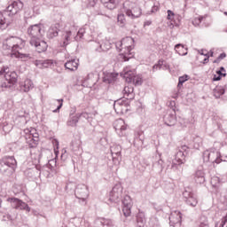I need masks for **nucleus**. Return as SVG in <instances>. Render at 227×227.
Segmentation results:
<instances>
[{
    "instance_id": "7",
    "label": "nucleus",
    "mask_w": 227,
    "mask_h": 227,
    "mask_svg": "<svg viewBox=\"0 0 227 227\" xmlns=\"http://www.w3.org/2000/svg\"><path fill=\"white\" fill-rule=\"evenodd\" d=\"M27 33L30 36V40H36L42 38L43 35V25L42 23L31 25L27 28Z\"/></svg>"
},
{
    "instance_id": "20",
    "label": "nucleus",
    "mask_w": 227,
    "mask_h": 227,
    "mask_svg": "<svg viewBox=\"0 0 227 227\" xmlns=\"http://www.w3.org/2000/svg\"><path fill=\"white\" fill-rule=\"evenodd\" d=\"M165 125L168 127H173L176 123V113L173 111L164 116Z\"/></svg>"
},
{
    "instance_id": "1",
    "label": "nucleus",
    "mask_w": 227,
    "mask_h": 227,
    "mask_svg": "<svg viewBox=\"0 0 227 227\" xmlns=\"http://www.w3.org/2000/svg\"><path fill=\"white\" fill-rule=\"evenodd\" d=\"M26 43L20 37H9L4 43V49L6 51H11L12 56L14 58H20L22 61H27L31 59V54L29 53H21L20 51L24 49Z\"/></svg>"
},
{
    "instance_id": "23",
    "label": "nucleus",
    "mask_w": 227,
    "mask_h": 227,
    "mask_svg": "<svg viewBox=\"0 0 227 227\" xmlns=\"http://www.w3.org/2000/svg\"><path fill=\"white\" fill-rule=\"evenodd\" d=\"M59 34V24H55L50 27L48 32H47V38L50 40H52V38H56L58 35Z\"/></svg>"
},
{
    "instance_id": "24",
    "label": "nucleus",
    "mask_w": 227,
    "mask_h": 227,
    "mask_svg": "<svg viewBox=\"0 0 227 227\" xmlns=\"http://www.w3.org/2000/svg\"><path fill=\"white\" fill-rule=\"evenodd\" d=\"M118 78V74L116 73H104L103 76V82H106V84H113L114 81Z\"/></svg>"
},
{
    "instance_id": "54",
    "label": "nucleus",
    "mask_w": 227,
    "mask_h": 227,
    "mask_svg": "<svg viewBox=\"0 0 227 227\" xmlns=\"http://www.w3.org/2000/svg\"><path fill=\"white\" fill-rule=\"evenodd\" d=\"M71 146L73 147V150H77L79 149V146H81V144H77L75 142L71 143Z\"/></svg>"
},
{
    "instance_id": "51",
    "label": "nucleus",
    "mask_w": 227,
    "mask_h": 227,
    "mask_svg": "<svg viewBox=\"0 0 227 227\" xmlns=\"http://www.w3.org/2000/svg\"><path fill=\"white\" fill-rule=\"evenodd\" d=\"M3 221H13V218L10 215V214H4L3 215Z\"/></svg>"
},
{
    "instance_id": "5",
    "label": "nucleus",
    "mask_w": 227,
    "mask_h": 227,
    "mask_svg": "<svg viewBox=\"0 0 227 227\" xmlns=\"http://www.w3.org/2000/svg\"><path fill=\"white\" fill-rule=\"evenodd\" d=\"M97 52H107L113 47L111 41L106 37L98 36L97 42L94 43Z\"/></svg>"
},
{
    "instance_id": "28",
    "label": "nucleus",
    "mask_w": 227,
    "mask_h": 227,
    "mask_svg": "<svg viewBox=\"0 0 227 227\" xmlns=\"http://www.w3.org/2000/svg\"><path fill=\"white\" fill-rule=\"evenodd\" d=\"M194 180L196 184H205V172L197 170L194 174Z\"/></svg>"
},
{
    "instance_id": "16",
    "label": "nucleus",
    "mask_w": 227,
    "mask_h": 227,
    "mask_svg": "<svg viewBox=\"0 0 227 227\" xmlns=\"http://www.w3.org/2000/svg\"><path fill=\"white\" fill-rule=\"evenodd\" d=\"M30 45L35 47V51H37L39 53L45 52L47 51V43L45 41H43L39 38L37 39H30Z\"/></svg>"
},
{
    "instance_id": "58",
    "label": "nucleus",
    "mask_w": 227,
    "mask_h": 227,
    "mask_svg": "<svg viewBox=\"0 0 227 227\" xmlns=\"http://www.w3.org/2000/svg\"><path fill=\"white\" fill-rule=\"evenodd\" d=\"M217 75H220L221 77H226V73H223L222 71H216Z\"/></svg>"
},
{
    "instance_id": "64",
    "label": "nucleus",
    "mask_w": 227,
    "mask_h": 227,
    "mask_svg": "<svg viewBox=\"0 0 227 227\" xmlns=\"http://www.w3.org/2000/svg\"><path fill=\"white\" fill-rule=\"evenodd\" d=\"M220 72H226V69H224V67H221L219 69Z\"/></svg>"
},
{
    "instance_id": "40",
    "label": "nucleus",
    "mask_w": 227,
    "mask_h": 227,
    "mask_svg": "<svg viewBox=\"0 0 227 227\" xmlns=\"http://www.w3.org/2000/svg\"><path fill=\"white\" fill-rule=\"evenodd\" d=\"M162 65H164V61L159 60L158 63L153 67V71L155 72L156 70H160V68H162Z\"/></svg>"
},
{
    "instance_id": "37",
    "label": "nucleus",
    "mask_w": 227,
    "mask_h": 227,
    "mask_svg": "<svg viewBox=\"0 0 227 227\" xmlns=\"http://www.w3.org/2000/svg\"><path fill=\"white\" fill-rule=\"evenodd\" d=\"M199 227H210L208 224V218L207 216H200Z\"/></svg>"
},
{
    "instance_id": "29",
    "label": "nucleus",
    "mask_w": 227,
    "mask_h": 227,
    "mask_svg": "<svg viewBox=\"0 0 227 227\" xmlns=\"http://www.w3.org/2000/svg\"><path fill=\"white\" fill-rule=\"evenodd\" d=\"M33 88H35V85L30 79L25 80L23 85H21V90L25 93H27V91H30V90H33Z\"/></svg>"
},
{
    "instance_id": "48",
    "label": "nucleus",
    "mask_w": 227,
    "mask_h": 227,
    "mask_svg": "<svg viewBox=\"0 0 227 227\" xmlns=\"http://www.w3.org/2000/svg\"><path fill=\"white\" fill-rule=\"evenodd\" d=\"M15 83L10 82V81H6L5 82L2 83V88H12Z\"/></svg>"
},
{
    "instance_id": "62",
    "label": "nucleus",
    "mask_w": 227,
    "mask_h": 227,
    "mask_svg": "<svg viewBox=\"0 0 227 227\" xmlns=\"http://www.w3.org/2000/svg\"><path fill=\"white\" fill-rule=\"evenodd\" d=\"M53 145H55V146H57V148H58V146H59V142L55 139V140H53Z\"/></svg>"
},
{
    "instance_id": "53",
    "label": "nucleus",
    "mask_w": 227,
    "mask_h": 227,
    "mask_svg": "<svg viewBox=\"0 0 227 227\" xmlns=\"http://www.w3.org/2000/svg\"><path fill=\"white\" fill-rule=\"evenodd\" d=\"M157 164H158V166H159L160 171H162V169H164V166H163L164 160H162L160 159V160H158Z\"/></svg>"
},
{
    "instance_id": "38",
    "label": "nucleus",
    "mask_w": 227,
    "mask_h": 227,
    "mask_svg": "<svg viewBox=\"0 0 227 227\" xmlns=\"http://www.w3.org/2000/svg\"><path fill=\"white\" fill-rule=\"evenodd\" d=\"M178 84H177V88L180 90L182 88V86H184V82L189 81V75L184 74L183 76H180L178 79Z\"/></svg>"
},
{
    "instance_id": "11",
    "label": "nucleus",
    "mask_w": 227,
    "mask_h": 227,
    "mask_svg": "<svg viewBox=\"0 0 227 227\" xmlns=\"http://www.w3.org/2000/svg\"><path fill=\"white\" fill-rule=\"evenodd\" d=\"M122 192L123 188L121 187V184H115L110 192V201H112V203H120Z\"/></svg>"
},
{
    "instance_id": "41",
    "label": "nucleus",
    "mask_w": 227,
    "mask_h": 227,
    "mask_svg": "<svg viewBox=\"0 0 227 227\" xmlns=\"http://www.w3.org/2000/svg\"><path fill=\"white\" fill-rule=\"evenodd\" d=\"M203 20V17L195 18L192 20V24L195 27H198L200 24H201V21Z\"/></svg>"
},
{
    "instance_id": "63",
    "label": "nucleus",
    "mask_w": 227,
    "mask_h": 227,
    "mask_svg": "<svg viewBox=\"0 0 227 227\" xmlns=\"http://www.w3.org/2000/svg\"><path fill=\"white\" fill-rule=\"evenodd\" d=\"M213 63H221V60H220L219 58H217L216 59H215V60L213 61Z\"/></svg>"
},
{
    "instance_id": "46",
    "label": "nucleus",
    "mask_w": 227,
    "mask_h": 227,
    "mask_svg": "<svg viewBox=\"0 0 227 227\" xmlns=\"http://www.w3.org/2000/svg\"><path fill=\"white\" fill-rule=\"evenodd\" d=\"M167 13H168V16H167L168 20H173V19H175V12H173V11L168 10Z\"/></svg>"
},
{
    "instance_id": "9",
    "label": "nucleus",
    "mask_w": 227,
    "mask_h": 227,
    "mask_svg": "<svg viewBox=\"0 0 227 227\" xmlns=\"http://www.w3.org/2000/svg\"><path fill=\"white\" fill-rule=\"evenodd\" d=\"M114 109L117 114H125L129 111V99H117L114 103Z\"/></svg>"
},
{
    "instance_id": "43",
    "label": "nucleus",
    "mask_w": 227,
    "mask_h": 227,
    "mask_svg": "<svg viewBox=\"0 0 227 227\" xmlns=\"http://www.w3.org/2000/svg\"><path fill=\"white\" fill-rule=\"evenodd\" d=\"M57 102L59 106H57V109L53 110V113H59V109L63 107V99H58Z\"/></svg>"
},
{
    "instance_id": "21",
    "label": "nucleus",
    "mask_w": 227,
    "mask_h": 227,
    "mask_svg": "<svg viewBox=\"0 0 227 227\" xmlns=\"http://www.w3.org/2000/svg\"><path fill=\"white\" fill-rule=\"evenodd\" d=\"M122 50L124 49V53L130 52L132 51V43H134V39L132 37H126L121 40Z\"/></svg>"
},
{
    "instance_id": "56",
    "label": "nucleus",
    "mask_w": 227,
    "mask_h": 227,
    "mask_svg": "<svg viewBox=\"0 0 227 227\" xmlns=\"http://www.w3.org/2000/svg\"><path fill=\"white\" fill-rule=\"evenodd\" d=\"M199 54H200L201 56H208V52L207 51H203V50H200L199 51Z\"/></svg>"
},
{
    "instance_id": "31",
    "label": "nucleus",
    "mask_w": 227,
    "mask_h": 227,
    "mask_svg": "<svg viewBox=\"0 0 227 227\" xmlns=\"http://www.w3.org/2000/svg\"><path fill=\"white\" fill-rule=\"evenodd\" d=\"M175 51L179 56H187V48L181 43L176 44Z\"/></svg>"
},
{
    "instance_id": "14",
    "label": "nucleus",
    "mask_w": 227,
    "mask_h": 227,
    "mask_svg": "<svg viewBox=\"0 0 227 227\" xmlns=\"http://www.w3.org/2000/svg\"><path fill=\"white\" fill-rule=\"evenodd\" d=\"M113 162L114 164H120L121 162V145H114L110 147Z\"/></svg>"
},
{
    "instance_id": "59",
    "label": "nucleus",
    "mask_w": 227,
    "mask_h": 227,
    "mask_svg": "<svg viewBox=\"0 0 227 227\" xmlns=\"http://www.w3.org/2000/svg\"><path fill=\"white\" fill-rule=\"evenodd\" d=\"M219 59H224V58H226V53H221L219 56H218Z\"/></svg>"
},
{
    "instance_id": "4",
    "label": "nucleus",
    "mask_w": 227,
    "mask_h": 227,
    "mask_svg": "<svg viewBox=\"0 0 227 227\" xmlns=\"http://www.w3.org/2000/svg\"><path fill=\"white\" fill-rule=\"evenodd\" d=\"M123 10L127 17H130V19H137L141 17V8L136 3L129 1L125 2L123 4Z\"/></svg>"
},
{
    "instance_id": "19",
    "label": "nucleus",
    "mask_w": 227,
    "mask_h": 227,
    "mask_svg": "<svg viewBox=\"0 0 227 227\" xmlns=\"http://www.w3.org/2000/svg\"><path fill=\"white\" fill-rule=\"evenodd\" d=\"M94 227H113V220L106 218H98L94 222Z\"/></svg>"
},
{
    "instance_id": "25",
    "label": "nucleus",
    "mask_w": 227,
    "mask_h": 227,
    "mask_svg": "<svg viewBox=\"0 0 227 227\" xmlns=\"http://www.w3.org/2000/svg\"><path fill=\"white\" fill-rule=\"evenodd\" d=\"M122 93L126 97V100H134V87L125 86Z\"/></svg>"
},
{
    "instance_id": "10",
    "label": "nucleus",
    "mask_w": 227,
    "mask_h": 227,
    "mask_svg": "<svg viewBox=\"0 0 227 227\" xmlns=\"http://www.w3.org/2000/svg\"><path fill=\"white\" fill-rule=\"evenodd\" d=\"M7 201L11 203L12 208H15L16 210H26L27 212H31V207H29L26 202L18 198H8Z\"/></svg>"
},
{
    "instance_id": "2",
    "label": "nucleus",
    "mask_w": 227,
    "mask_h": 227,
    "mask_svg": "<svg viewBox=\"0 0 227 227\" xmlns=\"http://www.w3.org/2000/svg\"><path fill=\"white\" fill-rule=\"evenodd\" d=\"M24 8V3L22 1H13L11 4L7 6V8L1 12H0V29H6L10 24H12L11 20H8L6 17H13L17 15L20 12H22Z\"/></svg>"
},
{
    "instance_id": "36",
    "label": "nucleus",
    "mask_w": 227,
    "mask_h": 227,
    "mask_svg": "<svg viewBox=\"0 0 227 227\" xmlns=\"http://www.w3.org/2000/svg\"><path fill=\"white\" fill-rule=\"evenodd\" d=\"M38 141H40L39 138H27V143L29 148H36L38 146Z\"/></svg>"
},
{
    "instance_id": "49",
    "label": "nucleus",
    "mask_w": 227,
    "mask_h": 227,
    "mask_svg": "<svg viewBox=\"0 0 227 227\" xmlns=\"http://www.w3.org/2000/svg\"><path fill=\"white\" fill-rule=\"evenodd\" d=\"M118 22H121V24H125V15L120 14L117 17Z\"/></svg>"
},
{
    "instance_id": "17",
    "label": "nucleus",
    "mask_w": 227,
    "mask_h": 227,
    "mask_svg": "<svg viewBox=\"0 0 227 227\" xmlns=\"http://www.w3.org/2000/svg\"><path fill=\"white\" fill-rule=\"evenodd\" d=\"M169 224L173 227H180L182 224V213L180 211H173L170 214Z\"/></svg>"
},
{
    "instance_id": "60",
    "label": "nucleus",
    "mask_w": 227,
    "mask_h": 227,
    "mask_svg": "<svg viewBox=\"0 0 227 227\" xmlns=\"http://www.w3.org/2000/svg\"><path fill=\"white\" fill-rule=\"evenodd\" d=\"M158 11H159V6L153 7V10H152L153 13H154V12H158Z\"/></svg>"
},
{
    "instance_id": "15",
    "label": "nucleus",
    "mask_w": 227,
    "mask_h": 227,
    "mask_svg": "<svg viewBox=\"0 0 227 227\" xmlns=\"http://www.w3.org/2000/svg\"><path fill=\"white\" fill-rule=\"evenodd\" d=\"M122 212L125 217H129L132 214V199L126 195L122 200Z\"/></svg>"
},
{
    "instance_id": "47",
    "label": "nucleus",
    "mask_w": 227,
    "mask_h": 227,
    "mask_svg": "<svg viewBox=\"0 0 227 227\" xmlns=\"http://www.w3.org/2000/svg\"><path fill=\"white\" fill-rule=\"evenodd\" d=\"M78 118H84L85 120H90V114L83 112L82 114H77Z\"/></svg>"
},
{
    "instance_id": "52",
    "label": "nucleus",
    "mask_w": 227,
    "mask_h": 227,
    "mask_svg": "<svg viewBox=\"0 0 227 227\" xmlns=\"http://www.w3.org/2000/svg\"><path fill=\"white\" fill-rule=\"evenodd\" d=\"M98 0H89L88 3V7L89 8H93V6H95V4H97Z\"/></svg>"
},
{
    "instance_id": "44",
    "label": "nucleus",
    "mask_w": 227,
    "mask_h": 227,
    "mask_svg": "<svg viewBox=\"0 0 227 227\" xmlns=\"http://www.w3.org/2000/svg\"><path fill=\"white\" fill-rule=\"evenodd\" d=\"M8 72H10V67H8V66H4L3 67H0V75H3V74H7Z\"/></svg>"
},
{
    "instance_id": "55",
    "label": "nucleus",
    "mask_w": 227,
    "mask_h": 227,
    "mask_svg": "<svg viewBox=\"0 0 227 227\" xmlns=\"http://www.w3.org/2000/svg\"><path fill=\"white\" fill-rule=\"evenodd\" d=\"M28 139H39L38 138V134L35 133V134H29L28 135Z\"/></svg>"
},
{
    "instance_id": "12",
    "label": "nucleus",
    "mask_w": 227,
    "mask_h": 227,
    "mask_svg": "<svg viewBox=\"0 0 227 227\" xmlns=\"http://www.w3.org/2000/svg\"><path fill=\"white\" fill-rule=\"evenodd\" d=\"M121 75H124V79H126L127 82H133L135 86H141L143 84V80L139 78V76L134 75L132 71L129 69H124V71L121 73Z\"/></svg>"
},
{
    "instance_id": "45",
    "label": "nucleus",
    "mask_w": 227,
    "mask_h": 227,
    "mask_svg": "<svg viewBox=\"0 0 227 227\" xmlns=\"http://www.w3.org/2000/svg\"><path fill=\"white\" fill-rule=\"evenodd\" d=\"M218 129H221L225 134H227V121L223 124H218Z\"/></svg>"
},
{
    "instance_id": "32",
    "label": "nucleus",
    "mask_w": 227,
    "mask_h": 227,
    "mask_svg": "<svg viewBox=\"0 0 227 227\" xmlns=\"http://www.w3.org/2000/svg\"><path fill=\"white\" fill-rule=\"evenodd\" d=\"M214 97H215V98H221V97H223V95H224L225 90H224V87L223 86H216L214 90Z\"/></svg>"
},
{
    "instance_id": "61",
    "label": "nucleus",
    "mask_w": 227,
    "mask_h": 227,
    "mask_svg": "<svg viewBox=\"0 0 227 227\" xmlns=\"http://www.w3.org/2000/svg\"><path fill=\"white\" fill-rule=\"evenodd\" d=\"M208 58H210V56H206V59H204V60H203V63L204 64H207V63H208Z\"/></svg>"
},
{
    "instance_id": "27",
    "label": "nucleus",
    "mask_w": 227,
    "mask_h": 227,
    "mask_svg": "<svg viewBox=\"0 0 227 227\" xmlns=\"http://www.w3.org/2000/svg\"><path fill=\"white\" fill-rule=\"evenodd\" d=\"M102 4L105 6V8H107V10H114L116 6H118V3H116V0H100Z\"/></svg>"
},
{
    "instance_id": "22",
    "label": "nucleus",
    "mask_w": 227,
    "mask_h": 227,
    "mask_svg": "<svg viewBox=\"0 0 227 227\" xmlns=\"http://www.w3.org/2000/svg\"><path fill=\"white\" fill-rule=\"evenodd\" d=\"M65 68L70 72H75L79 68V59H73L65 63Z\"/></svg>"
},
{
    "instance_id": "42",
    "label": "nucleus",
    "mask_w": 227,
    "mask_h": 227,
    "mask_svg": "<svg viewBox=\"0 0 227 227\" xmlns=\"http://www.w3.org/2000/svg\"><path fill=\"white\" fill-rule=\"evenodd\" d=\"M84 33H86V30L84 28L79 29L77 35H76V40H81L82 36H84Z\"/></svg>"
},
{
    "instance_id": "39",
    "label": "nucleus",
    "mask_w": 227,
    "mask_h": 227,
    "mask_svg": "<svg viewBox=\"0 0 227 227\" xmlns=\"http://www.w3.org/2000/svg\"><path fill=\"white\" fill-rule=\"evenodd\" d=\"M70 36H72V32L71 31L66 32V35L64 36L65 40L63 42L62 47H67V45L70 43Z\"/></svg>"
},
{
    "instance_id": "30",
    "label": "nucleus",
    "mask_w": 227,
    "mask_h": 227,
    "mask_svg": "<svg viewBox=\"0 0 227 227\" xmlns=\"http://www.w3.org/2000/svg\"><path fill=\"white\" fill-rule=\"evenodd\" d=\"M4 77H5V81H9V82H11L12 84L17 83V73L15 72L10 73L9 71L7 72V74H5Z\"/></svg>"
},
{
    "instance_id": "6",
    "label": "nucleus",
    "mask_w": 227,
    "mask_h": 227,
    "mask_svg": "<svg viewBox=\"0 0 227 227\" xmlns=\"http://www.w3.org/2000/svg\"><path fill=\"white\" fill-rule=\"evenodd\" d=\"M74 195L80 200L82 205H86V200H88V196H90L88 186H86V184H78L74 190Z\"/></svg>"
},
{
    "instance_id": "57",
    "label": "nucleus",
    "mask_w": 227,
    "mask_h": 227,
    "mask_svg": "<svg viewBox=\"0 0 227 227\" xmlns=\"http://www.w3.org/2000/svg\"><path fill=\"white\" fill-rule=\"evenodd\" d=\"M223 76H220L219 74H215L213 77V81H221Z\"/></svg>"
},
{
    "instance_id": "18",
    "label": "nucleus",
    "mask_w": 227,
    "mask_h": 227,
    "mask_svg": "<svg viewBox=\"0 0 227 227\" xmlns=\"http://www.w3.org/2000/svg\"><path fill=\"white\" fill-rule=\"evenodd\" d=\"M183 196L185 200L186 205H189L190 207H196V205H198V198L193 192L184 191L183 192Z\"/></svg>"
},
{
    "instance_id": "13",
    "label": "nucleus",
    "mask_w": 227,
    "mask_h": 227,
    "mask_svg": "<svg viewBox=\"0 0 227 227\" xmlns=\"http://www.w3.org/2000/svg\"><path fill=\"white\" fill-rule=\"evenodd\" d=\"M114 129L120 137L127 135V124L123 119L116 120L114 122Z\"/></svg>"
},
{
    "instance_id": "34",
    "label": "nucleus",
    "mask_w": 227,
    "mask_h": 227,
    "mask_svg": "<svg viewBox=\"0 0 227 227\" xmlns=\"http://www.w3.org/2000/svg\"><path fill=\"white\" fill-rule=\"evenodd\" d=\"M5 164L9 168H12L13 166H17V160L13 156H6Z\"/></svg>"
},
{
    "instance_id": "3",
    "label": "nucleus",
    "mask_w": 227,
    "mask_h": 227,
    "mask_svg": "<svg viewBox=\"0 0 227 227\" xmlns=\"http://www.w3.org/2000/svg\"><path fill=\"white\" fill-rule=\"evenodd\" d=\"M189 147L187 145H182L177 153L175 155V160L172 161L171 168L176 171V169H180V166L182 164H185V157H187V153Z\"/></svg>"
},
{
    "instance_id": "50",
    "label": "nucleus",
    "mask_w": 227,
    "mask_h": 227,
    "mask_svg": "<svg viewBox=\"0 0 227 227\" xmlns=\"http://www.w3.org/2000/svg\"><path fill=\"white\" fill-rule=\"evenodd\" d=\"M115 47L117 51H123V44L121 43V41H119L115 43Z\"/></svg>"
},
{
    "instance_id": "8",
    "label": "nucleus",
    "mask_w": 227,
    "mask_h": 227,
    "mask_svg": "<svg viewBox=\"0 0 227 227\" xmlns=\"http://www.w3.org/2000/svg\"><path fill=\"white\" fill-rule=\"evenodd\" d=\"M203 160L204 162H212V164H221L223 162V159H221V153L210 152L208 150L203 153Z\"/></svg>"
},
{
    "instance_id": "26",
    "label": "nucleus",
    "mask_w": 227,
    "mask_h": 227,
    "mask_svg": "<svg viewBox=\"0 0 227 227\" xmlns=\"http://www.w3.org/2000/svg\"><path fill=\"white\" fill-rule=\"evenodd\" d=\"M52 60L45 59V60H35V65L38 68H49L52 65Z\"/></svg>"
},
{
    "instance_id": "33",
    "label": "nucleus",
    "mask_w": 227,
    "mask_h": 227,
    "mask_svg": "<svg viewBox=\"0 0 227 227\" xmlns=\"http://www.w3.org/2000/svg\"><path fill=\"white\" fill-rule=\"evenodd\" d=\"M77 123H79V116L77 115V114L76 115L69 117L67 121L68 127H77Z\"/></svg>"
},
{
    "instance_id": "35",
    "label": "nucleus",
    "mask_w": 227,
    "mask_h": 227,
    "mask_svg": "<svg viewBox=\"0 0 227 227\" xmlns=\"http://www.w3.org/2000/svg\"><path fill=\"white\" fill-rule=\"evenodd\" d=\"M137 227H144L145 223H146V219L143 215V214H138L137 215Z\"/></svg>"
}]
</instances>
